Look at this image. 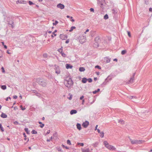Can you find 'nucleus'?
Instances as JSON below:
<instances>
[{"mask_svg":"<svg viewBox=\"0 0 152 152\" xmlns=\"http://www.w3.org/2000/svg\"><path fill=\"white\" fill-rule=\"evenodd\" d=\"M103 144L106 148L109 150L115 151L116 148L113 146L110 145L107 141H104L103 142Z\"/></svg>","mask_w":152,"mask_h":152,"instance_id":"1","label":"nucleus"},{"mask_svg":"<svg viewBox=\"0 0 152 152\" xmlns=\"http://www.w3.org/2000/svg\"><path fill=\"white\" fill-rule=\"evenodd\" d=\"M64 84L66 87L70 88L73 85V82L71 78H69L68 79L65 80Z\"/></svg>","mask_w":152,"mask_h":152,"instance_id":"2","label":"nucleus"},{"mask_svg":"<svg viewBox=\"0 0 152 152\" xmlns=\"http://www.w3.org/2000/svg\"><path fill=\"white\" fill-rule=\"evenodd\" d=\"M89 124V122L87 121H85L83 122L82 124V126L84 128H86Z\"/></svg>","mask_w":152,"mask_h":152,"instance_id":"3","label":"nucleus"},{"mask_svg":"<svg viewBox=\"0 0 152 152\" xmlns=\"http://www.w3.org/2000/svg\"><path fill=\"white\" fill-rule=\"evenodd\" d=\"M60 37L62 40H65L67 38V37L66 35L61 34L60 35Z\"/></svg>","mask_w":152,"mask_h":152,"instance_id":"4","label":"nucleus"},{"mask_svg":"<svg viewBox=\"0 0 152 152\" xmlns=\"http://www.w3.org/2000/svg\"><path fill=\"white\" fill-rule=\"evenodd\" d=\"M131 142L132 144H136L140 143L141 142V141L136 140H131Z\"/></svg>","mask_w":152,"mask_h":152,"instance_id":"5","label":"nucleus"},{"mask_svg":"<svg viewBox=\"0 0 152 152\" xmlns=\"http://www.w3.org/2000/svg\"><path fill=\"white\" fill-rule=\"evenodd\" d=\"M57 7L58 8H59L61 9H63L64 8V5L62 4H58Z\"/></svg>","mask_w":152,"mask_h":152,"instance_id":"6","label":"nucleus"},{"mask_svg":"<svg viewBox=\"0 0 152 152\" xmlns=\"http://www.w3.org/2000/svg\"><path fill=\"white\" fill-rule=\"evenodd\" d=\"M65 66H66V68L67 69H72L73 67V66H72L70 64H66Z\"/></svg>","mask_w":152,"mask_h":152,"instance_id":"7","label":"nucleus"},{"mask_svg":"<svg viewBox=\"0 0 152 152\" xmlns=\"http://www.w3.org/2000/svg\"><path fill=\"white\" fill-rule=\"evenodd\" d=\"M81 150L83 152H90L89 149L88 148H87L86 149L82 148Z\"/></svg>","mask_w":152,"mask_h":152,"instance_id":"8","label":"nucleus"},{"mask_svg":"<svg viewBox=\"0 0 152 152\" xmlns=\"http://www.w3.org/2000/svg\"><path fill=\"white\" fill-rule=\"evenodd\" d=\"M77 113V111L76 110H72L70 112V113L71 115H72L74 114H76Z\"/></svg>","mask_w":152,"mask_h":152,"instance_id":"9","label":"nucleus"},{"mask_svg":"<svg viewBox=\"0 0 152 152\" xmlns=\"http://www.w3.org/2000/svg\"><path fill=\"white\" fill-rule=\"evenodd\" d=\"M18 2L21 4H26V1H24L23 0H18Z\"/></svg>","mask_w":152,"mask_h":152,"instance_id":"10","label":"nucleus"},{"mask_svg":"<svg viewBox=\"0 0 152 152\" xmlns=\"http://www.w3.org/2000/svg\"><path fill=\"white\" fill-rule=\"evenodd\" d=\"M77 129L79 130H80L81 129V125L79 124H77Z\"/></svg>","mask_w":152,"mask_h":152,"instance_id":"11","label":"nucleus"},{"mask_svg":"<svg viewBox=\"0 0 152 152\" xmlns=\"http://www.w3.org/2000/svg\"><path fill=\"white\" fill-rule=\"evenodd\" d=\"M87 81V79L85 77L83 78L82 79V82L83 83H86Z\"/></svg>","mask_w":152,"mask_h":152,"instance_id":"12","label":"nucleus"},{"mask_svg":"<svg viewBox=\"0 0 152 152\" xmlns=\"http://www.w3.org/2000/svg\"><path fill=\"white\" fill-rule=\"evenodd\" d=\"M86 41V39L85 38H83L82 39H80V42L81 43H83L85 42Z\"/></svg>","mask_w":152,"mask_h":152,"instance_id":"13","label":"nucleus"},{"mask_svg":"<svg viewBox=\"0 0 152 152\" xmlns=\"http://www.w3.org/2000/svg\"><path fill=\"white\" fill-rule=\"evenodd\" d=\"M1 116L3 118H6L7 117V115L5 113H2L1 115Z\"/></svg>","mask_w":152,"mask_h":152,"instance_id":"14","label":"nucleus"},{"mask_svg":"<svg viewBox=\"0 0 152 152\" xmlns=\"http://www.w3.org/2000/svg\"><path fill=\"white\" fill-rule=\"evenodd\" d=\"M76 28V27L75 26H73L71 27L70 29L69 30V31L70 32H71L73 31L74 29H75Z\"/></svg>","mask_w":152,"mask_h":152,"instance_id":"15","label":"nucleus"},{"mask_svg":"<svg viewBox=\"0 0 152 152\" xmlns=\"http://www.w3.org/2000/svg\"><path fill=\"white\" fill-rule=\"evenodd\" d=\"M105 60L106 62L109 63L110 61V59L108 58H105Z\"/></svg>","mask_w":152,"mask_h":152,"instance_id":"16","label":"nucleus"},{"mask_svg":"<svg viewBox=\"0 0 152 152\" xmlns=\"http://www.w3.org/2000/svg\"><path fill=\"white\" fill-rule=\"evenodd\" d=\"M79 70L80 72H83L85 70V69L84 67H80L79 68Z\"/></svg>","mask_w":152,"mask_h":152,"instance_id":"17","label":"nucleus"},{"mask_svg":"<svg viewBox=\"0 0 152 152\" xmlns=\"http://www.w3.org/2000/svg\"><path fill=\"white\" fill-rule=\"evenodd\" d=\"M56 73L57 74H58L60 73V71L59 68L57 69L56 70Z\"/></svg>","mask_w":152,"mask_h":152,"instance_id":"18","label":"nucleus"},{"mask_svg":"<svg viewBox=\"0 0 152 152\" xmlns=\"http://www.w3.org/2000/svg\"><path fill=\"white\" fill-rule=\"evenodd\" d=\"M118 122L120 123L121 124H124V121L122 120H118Z\"/></svg>","mask_w":152,"mask_h":152,"instance_id":"19","label":"nucleus"},{"mask_svg":"<svg viewBox=\"0 0 152 152\" xmlns=\"http://www.w3.org/2000/svg\"><path fill=\"white\" fill-rule=\"evenodd\" d=\"M134 79V77H132L130 78L129 80V83H132L133 82Z\"/></svg>","mask_w":152,"mask_h":152,"instance_id":"20","label":"nucleus"},{"mask_svg":"<svg viewBox=\"0 0 152 152\" xmlns=\"http://www.w3.org/2000/svg\"><path fill=\"white\" fill-rule=\"evenodd\" d=\"M1 88L2 89L5 90V89H6L7 87H6V86L3 85V86H1Z\"/></svg>","mask_w":152,"mask_h":152,"instance_id":"21","label":"nucleus"},{"mask_svg":"<svg viewBox=\"0 0 152 152\" xmlns=\"http://www.w3.org/2000/svg\"><path fill=\"white\" fill-rule=\"evenodd\" d=\"M100 136L102 138L104 137V133L103 132H101V133H100Z\"/></svg>","mask_w":152,"mask_h":152,"instance_id":"22","label":"nucleus"},{"mask_svg":"<svg viewBox=\"0 0 152 152\" xmlns=\"http://www.w3.org/2000/svg\"><path fill=\"white\" fill-rule=\"evenodd\" d=\"M108 18V17L107 14H106L104 16V18L105 20L107 19Z\"/></svg>","mask_w":152,"mask_h":152,"instance_id":"23","label":"nucleus"},{"mask_svg":"<svg viewBox=\"0 0 152 152\" xmlns=\"http://www.w3.org/2000/svg\"><path fill=\"white\" fill-rule=\"evenodd\" d=\"M61 55L62 56L64 57H66V55L63 52L62 53Z\"/></svg>","mask_w":152,"mask_h":152,"instance_id":"24","label":"nucleus"},{"mask_svg":"<svg viewBox=\"0 0 152 152\" xmlns=\"http://www.w3.org/2000/svg\"><path fill=\"white\" fill-rule=\"evenodd\" d=\"M77 145H80V146H83L84 145V144L83 143L77 142Z\"/></svg>","mask_w":152,"mask_h":152,"instance_id":"25","label":"nucleus"},{"mask_svg":"<svg viewBox=\"0 0 152 152\" xmlns=\"http://www.w3.org/2000/svg\"><path fill=\"white\" fill-rule=\"evenodd\" d=\"M37 133V132L34 130H33L32 131V133L33 134H36Z\"/></svg>","mask_w":152,"mask_h":152,"instance_id":"26","label":"nucleus"},{"mask_svg":"<svg viewBox=\"0 0 152 152\" xmlns=\"http://www.w3.org/2000/svg\"><path fill=\"white\" fill-rule=\"evenodd\" d=\"M126 52V50H123L121 51V54L122 55H124L125 54Z\"/></svg>","mask_w":152,"mask_h":152,"instance_id":"27","label":"nucleus"},{"mask_svg":"<svg viewBox=\"0 0 152 152\" xmlns=\"http://www.w3.org/2000/svg\"><path fill=\"white\" fill-rule=\"evenodd\" d=\"M67 143L69 145H70L71 144V143L70 141L69 140H68L67 141Z\"/></svg>","mask_w":152,"mask_h":152,"instance_id":"28","label":"nucleus"},{"mask_svg":"<svg viewBox=\"0 0 152 152\" xmlns=\"http://www.w3.org/2000/svg\"><path fill=\"white\" fill-rule=\"evenodd\" d=\"M62 51H63V50L61 48H60V49H59L58 50V51L60 52L61 53H62Z\"/></svg>","mask_w":152,"mask_h":152,"instance_id":"29","label":"nucleus"},{"mask_svg":"<svg viewBox=\"0 0 152 152\" xmlns=\"http://www.w3.org/2000/svg\"><path fill=\"white\" fill-rule=\"evenodd\" d=\"M58 23V22L56 20L55 21V22L53 23V25H56Z\"/></svg>","mask_w":152,"mask_h":152,"instance_id":"30","label":"nucleus"},{"mask_svg":"<svg viewBox=\"0 0 152 152\" xmlns=\"http://www.w3.org/2000/svg\"><path fill=\"white\" fill-rule=\"evenodd\" d=\"M87 80H88V81L89 83H91L92 82V80L91 78H88L87 79Z\"/></svg>","mask_w":152,"mask_h":152,"instance_id":"31","label":"nucleus"},{"mask_svg":"<svg viewBox=\"0 0 152 152\" xmlns=\"http://www.w3.org/2000/svg\"><path fill=\"white\" fill-rule=\"evenodd\" d=\"M20 107L21 108V110H25V109H26V108H25V107H22V106H21V105L20 106Z\"/></svg>","mask_w":152,"mask_h":152,"instance_id":"32","label":"nucleus"},{"mask_svg":"<svg viewBox=\"0 0 152 152\" xmlns=\"http://www.w3.org/2000/svg\"><path fill=\"white\" fill-rule=\"evenodd\" d=\"M127 33H128V36L129 37H131V34H130V33L129 31H127Z\"/></svg>","mask_w":152,"mask_h":152,"instance_id":"33","label":"nucleus"},{"mask_svg":"<svg viewBox=\"0 0 152 152\" xmlns=\"http://www.w3.org/2000/svg\"><path fill=\"white\" fill-rule=\"evenodd\" d=\"M62 146L63 147V148H66V149H69V148H68L67 147V146H65V145H62Z\"/></svg>","mask_w":152,"mask_h":152,"instance_id":"34","label":"nucleus"},{"mask_svg":"<svg viewBox=\"0 0 152 152\" xmlns=\"http://www.w3.org/2000/svg\"><path fill=\"white\" fill-rule=\"evenodd\" d=\"M28 3L30 5H31L33 4V2L30 1H28Z\"/></svg>","mask_w":152,"mask_h":152,"instance_id":"35","label":"nucleus"},{"mask_svg":"<svg viewBox=\"0 0 152 152\" xmlns=\"http://www.w3.org/2000/svg\"><path fill=\"white\" fill-rule=\"evenodd\" d=\"M0 128H1V130L2 131H4V130H3V127L2 126V125L1 124H0Z\"/></svg>","mask_w":152,"mask_h":152,"instance_id":"36","label":"nucleus"},{"mask_svg":"<svg viewBox=\"0 0 152 152\" xmlns=\"http://www.w3.org/2000/svg\"><path fill=\"white\" fill-rule=\"evenodd\" d=\"M43 56L44 57L46 58V57H48V55H47V54L46 53L44 54L43 55Z\"/></svg>","mask_w":152,"mask_h":152,"instance_id":"37","label":"nucleus"},{"mask_svg":"<svg viewBox=\"0 0 152 152\" xmlns=\"http://www.w3.org/2000/svg\"><path fill=\"white\" fill-rule=\"evenodd\" d=\"M44 126H45V125L44 124H42L41 125H40V127L41 128H42Z\"/></svg>","mask_w":152,"mask_h":152,"instance_id":"38","label":"nucleus"},{"mask_svg":"<svg viewBox=\"0 0 152 152\" xmlns=\"http://www.w3.org/2000/svg\"><path fill=\"white\" fill-rule=\"evenodd\" d=\"M57 30H56L54 31V32L53 33V34L54 35V36H56V34H55V33L57 32Z\"/></svg>","mask_w":152,"mask_h":152,"instance_id":"39","label":"nucleus"},{"mask_svg":"<svg viewBox=\"0 0 152 152\" xmlns=\"http://www.w3.org/2000/svg\"><path fill=\"white\" fill-rule=\"evenodd\" d=\"M1 69L2 70V72H4V73L5 72V70L4 69V68L3 67H2V68H1Z\"/></svg>","mask_w":152,"mask_h":152,"instance_id":"40","label":"nucleus"},{"mask_svg":"<svg viewBox=\"0 0 152 152\" xmlns=\"http://www.w3.org/2000/svg\"><path fill=\"white\" fill-rule=\"evenodd\" d=\"M70 18L72 19V20H71V21L72 22H74L75 21V20L73 19H72L73 17H70Z\"/></svg>","mask_w":152,"mask_h":152,"instance_id":"41","label":"nucleus"},{"mask_svg":"<svg viewBox=\"0 0 152 152\" xmlns=\"http://www.w3.org/2000/svg\"><path fill=\"white\" fill-rule=\"evenodd\" d=\"M84 98V96H82L81 97H80V100H83V99H83V98Z\"/></svg>","mask_w":152,"mask_h":152,"instance_id":"42","label":"nucleus"},{"mask_svg":"<svg viewBox=\"0 0 152 152\" xmlns=\"http://www.w3.org/2000/svg\"><path fill=\"white\" fill-rule=\"evenodd\" d=\"M95 67L96 68H98L99 69H101V68L99 66H95Z\"/></svg>","mask_w":152,"mask_h":152,"instance_id":"43","label":"nucleus"},{"mask_svg":"<svg viewBox=\"0 0 152 152\" xmlns=\"http://www.w3.org/2000/svg\"><path fill=\"white\" fill-rule=\"evenodd\" d=\"M90 10L91 12H94V9L93 8H91L90 9Z\"/></svg>","mask_w":152,"mask_h":152,"instance_id":"44","label":"nucleus"},{"mask_svg":"<svg viewBox=\"0 0 152 152\" xmlns=\"http://www.w3.org/2000/svg\"><path fill=\"white\" fill-rule=\"evenodd\" d=\"M14 124H18V123L17 121H15L14 122Z\"/></svg>","mask_w":152,"mask_h":152,"instance_id":"45","label":"nucleus"},{"mask_svg":"<svg viewBox=\"0 0 152 152\" xmlns=\"http://www.w3.org/2000/svg\"><path fill=\"white\" fill-rule=\"evenodd\" d=\"M97 92V90H96V91H93V93L94 94H96V93Z\"/></svg>","mask_w":152,"mask_h":152,"instance_id":"46","label":"nucleus"},{"mask_svg":"<svg viewBox=\"0 0 152 152\" xmlns=\"http://www.w3.org/2000/svg\"><path fill=\"white\" fill-rule=\"evenodd\" d=\"M50 132V131L48 130V131L46 133V134H49Z\"/></svg>","mask_w":152,"mask_h":152,"instance_id":"47","label":"nucleus"},{"mask_svg":"<svg viewBox=\"0 0 152 152\" xmlns=\"http://www.w3.org/2000/svg\"><path fill=\"white\" fill-rule=\"evenodd\" d=\"M89 31V29H87L86 30V31L85 32V33H85V34H86V32H88V31Z\"/></svg>","mask_w":152,"mask_h":152,"instance_id":"48","label":"nucleus"},{"mask_svg":"<svg viewBox=\"0 0 152 152\" xmlns=\"http://www.w3.org/2000/svg\"><path fill=\"white\" fill-rule=\"evenodd\" d=\"M17 96H13V98L15 99H16L17 98Z\"/></svg>","mask_w":152,"mask_h":152,"instance_id":"49","label":"nucleus"},{"mask_svg":"<svg viewBox=\"0 0 152 152\" xmlns=\"http://www.w3.org/2000/svg\"><path fill=\"white\" fill-rule=\"evenodd\" d=\"M84 102H85V100L84 99H83L82 100V104L83 105L84 104Z\"/></svg>","mask_w":152,"mask_h":152,"instance_id":"50","label":"nucleus"},{"mask_svg":"<svg viewBox=\"0 0 152 152\" xmlns=\"http://www.w3.org/2000/svg\"><path fill=\"white\" fill-rule=\"evenodd\" d=\"M15 110H16L18 109V107H15L14 108Z\"/></svg>","mask_w":152,"mask_h":152,"instance_id":"51","label":"nucleus"},{"mask_svg":"<svg viewBox=\"0 0 152 152\" xmlns=\"http://www.w3.org/2000/svg\"><path fill=\"white\" fill-rule=\"evenodd\" d=\"M25 130L26 132H27V133H28V128H25Z\"/></svg>","mask_w":152,"mask_h":152,"instance_id":"52","label":"nucleus"},{"mask_svg":"<svg viewBox=\"0 0 152 152\" xmlns=\"http://www.w3.org/2000/svg\"><path fill=\"white\" fill-rule=\"evenodd\" d=\"M65 42L66 43H68L69 42V40L68 39L67 40H66Z\"/></svg>","mask_w":152,"mask_h":152,"instance_id":"53","label":"nucleus"},{"mask_svg":"<svg viewBox=\"0 0 152 152\" xmlns=\"http://www.w3.org/2000/svg\"><path fill=\"white\" fill-rule=\"evenodd\" d=\"M72 95H71L70 97H69V100H71L72 99Z\"/></svg>","mask_w":152,"mask_h":152,"instance_id":"54","label":"nucleus"},{"mask_svg":"<svg viewBox=\"0 0 152 152\" xmlns=\"http://www.w3.org/2000/svg\"><path fill=\"white\" fill-rule=\"evenodd\" d=\"M97 130L98 133H101L100 130L99 129H97Z\"/></svg>","mask_w":152,"mask_h":152,"instance_id":"55","label":"nucleus"},{"mask_svg":"<svg viewBox=\"0 0 152 152\" xmlns=\"http://www.w3.org/2000/svg\"><path fill=\"white\" fill-rule=\"evenodd\" d=\"M98 127V125H96L95 127V130H97V128Z\"/></svg>","mask_w":152,"mask_h":152,"instance_id":"56","label":"nucleus"},{"mask_svg":"<svg viewBox=\"0 0 152 152\" xmlns=\"http://www.w3.org/2000/svg\"><path fill=\"white\" fill-rule=\"evenodd\" d=\"M149 10L150 12H152V8H150L149 9Z\"/></svg>","mask_w":152,"mask_h":152,"instance_id":"57","label":"nucleus"},{"mask_svg":"<svg viewBox=\"0 0 152 152\" xmlns=\"http://www.w3.org/2000/svg\"><path fill=\"white\" fill-rule=\"evenodd\" d=\"M7 53L8 54H10L11 53L9 52V50H7Z\"/></svg>","mask_w":152,"mask_h":152,"instance_id":"58","label":"nucleus"},{"mask_svg":"<svg viewBox=\"0 0 152 152\" xmlns=\"http://www.w3.org/2000/svg\"><path fill=\"white\" fill-rule=\"evenodd\" d=\"M4 48L5 49H7V46L6 45H4Z\"/></svg>","mask_w":152,"mask_h":152,"instance_id":"59","label":"nucleus"},{"mask_svg":"<svg viewBox=\"0 0 152 152\" xmlns=\"http://www.w3.org/2000/svg\"><path fill=\"white\" fill-rule=\"evenodd\" d=\"M8 98H9V99H11L10 97H7V98H6V101H8Z\"/></svg>","mask_w":152,"mask_h":152,"instance_id":"60","label":"nucleus"},{"mask_svg":"<svg viewBox=\"0 0 152 152\" xmlns=\"http://www.w3.org/2000/svg\"><path fill=\"white\" fill-rule=\"evenodd\" d=\"M94 80L95 81H96L97 80V78L96 77L94 78Z\"/></svg>","mask_w":152,"mask_h":152,"instance_id":"61","label":"nucleus"},{"mask_svg":"<svg viewBox=\"0 0 152 152\" xmlns=\"http://www.w3.org/2000/svg\"><path fill=\"white\" fill-rule=\"evenodd\" d=\"M113 61H117V59L116 58H115V59H113Z\"/></svg>","mask_w":152,"mask_h":152,"instance_id":"62","label":"nucleus"},{"mask_svg":"<svg viewBox=\"0 0 152 152\" xmlns=\"http://www.w3.org/2000/svg\"><path fill=\"white\" fill-rule=\"evenodd\" d=\"M96 74L97 75H98L99 74V72H96Z\"/></svg>","mask_w":152,"mask_h":152,"instance_id":"63","label":"nucleus"},{"mask_svg":"<svg viewBox=\"0 0 152 152\" xmlns=\"http://www.w3.org/2000/svg\"><path fill=\"white\" fill-rule=\"evenodd\" d=\"M1 43H2V45L3 46H4V42H1Z\"/></svg>","mask_w":152,"mask_h":152,"instance_id":"64","label":"nucleus"}]
</instances>
